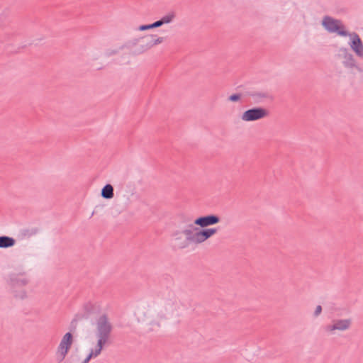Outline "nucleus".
I'll return each instance as SVG.
<instances>
[{"mask_svg": "<svg viewBox=\"0 0 363 363\" xmlns=\"http://www.w3.org/2000/svg\"><path fill=\"white\" fill-rule=\"evenodd\" d=\"M6 281L16 298L24 299L26 297V291L21 288L27 285L30 281L25 273H11L8 276Z\"/></svg>", "mask_w": 363, "mask_h": 363, "instance_id": "f257e3e1", "label": "nucleus"}, {"mask_svg": "<svg viewBox=\"0 0 363 363\" xmlns=\"http://www.w3.org/2000/svg\"><path fill=\"white\" fill-rule=\"evenodd\" d=\"M323 27L330 33H336L341 37H347L349 31L341 20L325 16L321 23Z\"/></svg>", "mask_w": 363, "mask_h": 363, "instance_id": "f03ea898", "label": "nucleus"}, {"mask_svg": "<svg viewBox=\"0 0 363 363\" xmlns=\"http://www.w3.org/2000/svg\"><path fill=\"white\" fill-rule=\"evenodd\" d=\"M269 111L264 107L255 106L245 111L241 119L246 122L255 121L269 116Z\"/></svg>", "mask_w": 363, "mask_h": 363, "instance_id": "7ed1b4c3", "label": "nucleus"}, {"mask_svg": "<svg viewBox=\"0 0 363 363\" xmlns=\"http://www.w3.org/2000/svg\"><path fill=\"white\" fill-rule=\"evenodd\" d=\"M339 52L340 56L343 58L342 63L344 67L350 69H355L359 73H363V69L357 64L353 55L349 52L347 48H340Z\"/></svg>", "mask_w": 363, "mask_h": 363, "instance_id": "20e7f679", "label": "nucleus"}, {"mask_svg": "<svg viewBox=\"0 0 363 363\" xmlns=\"http://www.w3.org/2000/svg\"><path fill=\"white\" fill-rule=\"evenodd\" d=\"M112 331V325L106 314H103L96 320V336L109 337Z\"/></svg>", "mask_w": 363, "mask_h": 363, "instance_id": "39448f33", "label": "nucleus"}, {"mask_svg": "<svg viewBox=\"0 0 363 363\" xmlns=\"http://www.w3.org/2000/svg\"><path fill=\"white\" fill-rule=\"evenodd\" d=\"M347 37H350L349 45L352 50L359 57H363V42L356 32H349Z\"/></svg>", "mask_w": 363, "mask_h": 363, "instance_id": "423d86ee", "label": "nucleus"}, {"mask_svg": "<svg viewBox=\"0 0 363 363\" xmlns=\"http://www.w3.org/2000/svg\"><path fill=\"white\" fill-rule=\"evenodd\" d=\"M220 221V218L219 216L216 214H208L205 216H201L196 218L194 220V223L196 225L201 227V228H207L211 225H216Z\"/></svg>", "mask_w": 363, "mask_h": 363, "instance_id": "0eeeda50", "label": "nucleus"}, {"mask_svg": "<svg viewBox=\"0 0 363 363\" xmlns=\"http://www.w3.org/2000/svg\"><path fill=\"white\" fill-rule=\"evenodd\" d=\"M351 324L352 320L350 318L333 320V324L326 325L325 330L328 332H332L336 330L344 331L348 330Z\"/></svg>", "mask_w": 363, "mask_h": 363, "instance_id": "6e6552de", "label": "nucleus"}, {"mask_svg": "<svg viewBox=\"0 0 363 363\" xmlns=\"http://www.w3.org/2000/svg\"><path fill=\"white\" fill-rule=\"evenodd\" d=\"M174 247L177 249H184L189 246L186 238L181 230H175L172 234Z\"/></svg>", "mask_w": 363, "mask_h": 363, "instance_id": "1a4fd4ad", "label": "nucleus"}, {"mask_svg": "<svg viewBox=\"0 0 363 363\" xmlns=\"http://www.w3.org/2000/svg\"><path fill=\"white\" fill-rule=\"evenodd\" d=\"M245 96L252 97L255 104H260L264 99H272L271 94L267 91H247Z\"/></svg>", "mask_w": 363, "mask_h": 363, "instance_id": "9d476101", "label": "nucleus"}, {"mask_svg": "<svg viewBox=\"0 0 363 363\" xmlns=\"http://www.w3.org/2000/svg\"><path fill=\"white\" fill-rule=\"evenodd\" d=\"M84 312L81 318L84 319H88L91 315L99 313L100 308L98 306L95 304L87 303L84 306Z\"/></svg>", "mask_w": 363, "mask_h": 363, "instance_id": "9b49d317", "label": "nucleus"}, {"mask_svg": "<svg viewBox=\"0 0 363 363\" xmlns=\"http://www.w3.org/2000/svg\"><path fill=\"white\" fill-rule=\"evenodd\" d=\"M73 343V335L71 332H68L64 335L62 337L60 345L58 346V349L66 350L67 352L69 351Z\"/></svg>", "mask_w": 363, "mask_h": 363, "instance_id": "f8f14e48", "label": "nucleus"}, {"mask_svg": "<svg viewBox=\"0 0 363 363\" xmlns=\"http://www.w3.org/2000/svg\"><path fill=\"white\" fill-rule=\"evenodd\" d=\"M152 35H146L140 38L143 44L140 45V48L135 52V54H141L146 50L150 49L154 46Z\"/></svg>", "mask_w": 363, "mask_h": 363, "instance_id": "ddd939ff", "label": "nucleus"}, {"mask_svg": "<svg viewBox=\"0 0 363 363\" xmlns=\"http://www.w3.org/2000/svg\"><path fill=\"white\" fill-rule=\"evenodd\" d=\"M101 196L105 199H111L114 196V189L111 184H106L101 191Z\"/></svg>", "mask_w": 363, "mask_h": 363, "instance_id": "4468645a", "label": "nucleus"}, {"mask_svg": "<svg viewBox=\"0 0 363 363\" xmlns=\"http://www.w3.org/2000/svg\"><path fill=\"white\" fill-rule=\"evenodd\" d=\"M16 240L7 235L0 236V248H9L15 245Z\"/></svg>", "mask_w": 363, "mask_h": 363, "instance_id": "2eb2a0df", "label": "nucleus"}, {"mask_svg": "<svg viewBox=\"0 0 363 363\" xmlns=\"http://www.w3.org/2000/svg\"><path fill=\"white\" fill-rule=\"evenodd\" d=\"M39 232L38 228H23L20 230V234L23 238H30L36 235Z\"/></svg>", "mask_w": 363, "mask_h": 363, "instance_id": "dca6fc26", "label": "nucleus"}, {"mask_svg": "<svg viewBox=\"0 0 363 363\" xmlns=\"http://www.w3.org/2000/svg\"><path fill=\"white\" fill-rule=\"evenodd\" d=\"M175 18L174 12L172 11L168 14L162 16L160 20H157L160 26L164 24L170 23Z\"/></svg>", "mask_w": 363, "mask_h": 363, "instance_id": "f3484780", "label": "nucleus"}, {"mask_svg": "<svg viewBox=\"0 0 363 363\" xmlns=\"http://www.w3.org/2000/svg\"><path fill=\"white\" fill-rule=\"evenodd\" d=\"M207 240H208V238L204 234L202 228H201V229L199 228V230H197L195 233V239H194V243H195V244H201V243L205 242Z\"/></svg>", "mask_w": 363, "mask_h": 363, "instance_id": "a211bd4d", "label": "nucleus"}, {"mask_svg": "<svg viewBox=\"0 0 363 363\" xmlns=\"http://www.w3.org/2000/svg\"><path fill=\"white\" fill-rule=\"evenodd\" d=\"M181 231L189 245L191 242H194L195 233H194V231L191 230L190 229H183Z\"/></svg>", "mask_w": 363, "mask_h": 363, "instance_id": "6ab92c4d", "label": "nucleus"}, {"mask_svg": "<svg viewBox=\"0 0 363 363\" xmlns=\"http://www.w3.org/2000/svg\"><path fill=\"white\" fill-rule=\"evenodd\" d=\"M159 27H160V26L158 21H156L152 23L141 25L138 27V29L140 31H145V30H147L149 29H153V28H159Z\"/></svg>", "mask_w": 363, "mask_h": 363, "instance_id": "aec40b11", "label": "nucleus"}, {"mask_svg": "<svg viewBox=\"0 0 363 363\" xmlns=\"http://www.w3.org/2000/svg\"><path fill=\"white\" fill-rule=\"evenodd\" d=\"M69 352L63 350H60L57 348V363H61L66 357Z\"/></svg>", "mask_w": 363, "mask_h": 363, "instance_id": "412c9836", "label": "nucleus"}, {"mask_svg": "<svg viewBox=\"0 0 363 363\" xmlns=\"http://www.w3.org/2000/svg\"><path fill=\"white\" fill-rule=\"evenodd\" d=\"M204 234L206 235V236H207L208 239L211 238L213 235H214L218 230V228H202Z\"/></svg>", "mask_w": 363, "mask_h": 363, "instance_id": "4be33fe9", "label": "nucleus"}, {"mask_svg": "<svg viewBox=\"0 0 363 363\" xmlns=\"http://www.w3.org/2000/svg\"><path fill=\"white\" fill-rule=\"evenodd\" d=\"M96 337L98 338L96 346H98V347H99V348L104 349L105 345L108 342L109 337H106V336H96Z\"/></svg>", "mask_w": 363, "mask_h": 363, "instance_id": "5701e85b", "label": "nucleus"}, {"mask_svg": "<svg viewBox=\"0 0 363 363\" xmlns=\"http://www.w3.org/2000/svg\"><path fill=\"white\" fill-rule=\"evenodd\" d=\"M184 223H186L184 229H190L191 230L196 232L199 229V228L194 226L195 224L191 222L190 218L185 219Z\"/></svg>", "mask_w": 363, "mask_h": 363, "instance_id": "b1692460", "label": "nucleus"}, {"mask_svg": "<svg viewBox=\"0 0 363 363\" xmlns=\"http://www.w3.org/2000/svg\"><path fill=\"white\" fill-rule=\"evenodd\" d=\"M139 40H141L140 39H134L132 41L127 42L126 43L123 44V45L120 46L121 50H123L125 48H130L131 46L136 45Z\"/></svg>", "mask_w": 363, "mask_h": 363, "instance_id": "393cba45", "label": "nucleus"}, {"mask_svg": "<svg viewBox=\"0 0 363 363\" xmlns=\"http://www.w3.org/2000/svg\"><path fill=\"white\" fill-rule=\"evenodd\" d=\"M121 50L120 49V47L118 49H108L105 51L104 55L107 57H110L113 55H115L119 52V51Z\"/></svg>", "mask_w": 363, "mask_h": 363, "instance_id": "a878e982", "label": "nucleus"}, {"mask_svg": "<svg viewBox=\"0 0 363 363\" xmlns=\"http://www.w3.org/2000/svg\"><path fill=\"white\" fill-rule=\"evenodd\" d=\"M242 94L240 93L233 94L228 96V101L231 102H238L241 99Z\"/></svg>", "mask_w": 363, "mask_h": 363, "instance_id": "bb28decb", "label": "nucleus"}, {"mask_svg": "<svg viewBox=\"0 0 363 363\" xmlns=\"http://www.w3.org/2000/svg\"><path fill=\"white\" fill-rule=\"evenodd\" d=\"M154 45L162 43L164 41L163 37H157L156 35H152Z\"/></svg>", "mask_w": 363, "mask_h": 363, "instance_id": "cd10ccee", "label": "nucleus"}, {"mask_svg": "<svg viewBox=\"0 0 363 363\" xmlns=\"http://www.w3.org/2000/svg\"><path fill=\"white\" fill-rule=\"evenodd\" d=\"M322 310H323V308H322V306L320 305L317 306L316 308H315V311L313 313V316L316 318L318 315H320L321 312H322Z\"/></svg>", "mask_w": 363, "mask_h": 363, "instance_id": "c85d7f7f", "label": "nucleus"}, {"mask_svg": "<svg viewBox=\"0 0 363 363\" xmlns=\"http://www.w3.org/2000/svg\"><path fill=\"white\" fill-rule=\"evenodd\" d=\"M102 350L103 349L98 347V346H96L95 349H91V351L93 352L96 357H98L101 353Z\"/></svg>", "mask_w": 363, "mask_h": 363, "instance_id": "c756f323", "label": "nucleus"}, {"mask_svg": "<svg viewBox=\"0 0 363 363\" xmlns=\"http://www.w3.org/2000/svg\"><path fill=\"white\" fill-rule=\"evenodd\" d=\"M76 323H77V319L74 318L72 320V321L71 322V325H70V330L71 331H74L75 329H76Z\"/></svg>", "mask_w": 363, "mask_h": 363, "instance_id": "7c9ffc66", "label": "nucleus"}, {"mask_svg": "<svg viewBox=\"0 0 363 363\" xmlns=\"http://www.w3.org/2000/svg\"><path fill=\"white\" fill-rule=\"evenodd\" d=\"M86 357L91 360L92 358H94L96 357V356L94 355V354L93 353V352L91 350L89 354L86 356Z\"/></svg>", "mask_w": 363, "mask_h": 363, "instance_id": "2f4dec72", "label": "nucleus"}, {"mask_svg": "<svg viewBox=\"0 0 363 363\" xmlns=\"http://www.w3.org/2000/svg\"><path fill=\"white\" fill-rule=\"evenodd\" d=\"M89 361H90V360H89L87 357H86V358L83 360V362H82V363H89Z\"/></svg>", "mask_w": 363, "mask_h": 363, "instance_id": "473e14b6", "label": "nucleus"}]
</instances>
